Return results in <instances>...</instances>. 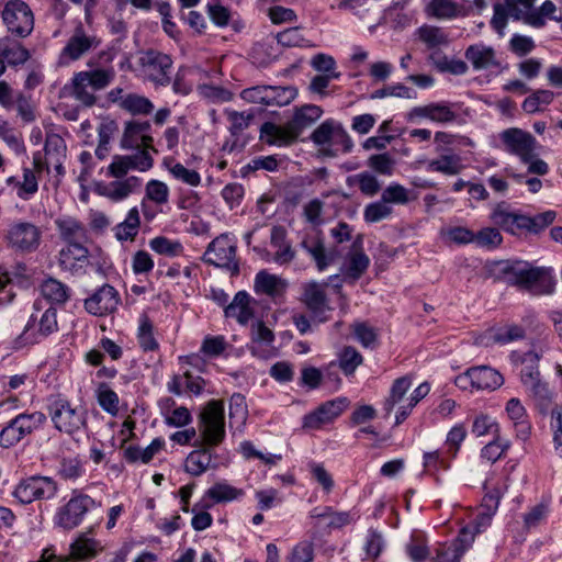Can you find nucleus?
<instances>
[{
    "label": "nucleus",
    "mask_w": 562,
    "mask_h": 562,
    "mask_svg": "<svg viewBox=\"0 0 562 562\" xmlns=\"http://www.w3.org/2000/svg\"><path fill=\"white\" fill-rule=\"evenodd\" d=\"M113 67L94 68L75 72L70 81L61 89L64 97H69L78 101L85 108L93 106L98 98L97 91L104 90L115 79Z\"/></svg>",
    "instance_id": "f257e3e1"
},
{
    "label": "nucleus",
    "mask_w": 562,
    "mask_h": 562,
    "mask_svg": "<svg viewBox=\"0 0 562 562\" xmlns=\"http://www.w3.org/2000/svg\"><path fill=\"white\" fill-rule=\"evenodd\" d=\"M323 114L318 105L307 104L297 109L289 122L278 125L266 122L260 128L261 139L270 145H288L294 142L305 130L315 123Z\"/></svg>",
    "instance_id": "f03ea898"
},
{
    "label": "nucleus",
    "mask_w": 562,
    "mask_h": 562,
    "mask_svg": "<svg viewBox=\"0 0 562 562\" xmlns=\"http://www.w3.org/2000/svg\"><path fill=\"white\" fill-rule=\"evenodd\" d=\"M48 416L54 428L69 436L83 430L87 426V412L75 406L65 397L55 396L47 405Z\"/></svg>",
    "instance_id": "7ed1b4c3"
},
{
    "label": "nucleus",
    "mask_w": 562,
    "mask_h": 562,
    "mask_svg": "<svg viewBox=\"0 0 562 562\" xmlns=\"http://www.w3.org/2000/svg\"><path fill=\"white\" fill-rule=\"evenodd\" d=\"M46 420V415L38 411L15 415L0 431V447L9 449L16 446L24 438L40 430Z\"/></svg>",
    "instance_id": "20e7f679"
},
{
    "label": "nucleus",
    "mask_w": 562,
    "mask_h": 562,
    "mask_svg": "<svg viewBox=\"0 0 562 562\" xmlns=\"http://www.w3.org/2000/svg\"><path fill=\"white\" fill-rule=\"evenodd\" d=\"M199 431L202 441L207 447H216L226 436L225 408L223 401H209L199 415Z\"/></svg>",
    "instance_id": "39448f33"
},
{
    "label": "nucleus",
    "mask_w": 562,
    "mask_h": 562,
    "mask_svg": "<svg viewBox=\"0 0 562 562\" xmlns=\"http://www.w3.org/2000/svg\"><path fill=\"white\" fill-rule=\"evenodd\" d=\"M1 20L9 35L13 38L29 37L35 24L31 7L23 0H9L1 10Z\"/></svg>",
    "instance_id": "423d86ee"
},
{
    "label": "nucleus",
    "mask_w": 562,
    "mask_h": 562,
    "mask_svg": "<svg viewBox=\"0 0 562 562\" xmlns=\"http://www.w3.org/2000/svg\"><path fill=\"white\" fill-rule=\"evenodd\" d=\"M58 330L57 311L48 307L40 318L32 314L24 330L13 341V349H22L35 345Z\"/></svg>",
    "instance_id": "0eeeda50"
},
{
    "label": "nucleus",
    "mask_w": 562,
    "mask_h": 562,
    "mask_svg": "<svg viewBox=\"0 0 562 562\" xmlns=\"http://www.w3.org/2000/svg\"><path fill=\"white\" fill-rule=\"evenodd\" d=\"M3 239L14 252L31 254L41 245L42 231L31 222L19 220L8 226Z\"/></svg>",
    "instance_id": "6e6552de"
},
{
    "label": "nucleus",
    "mask_w": 562,
    "mask_h": 562,
    "mask_svg": "<svg viewBox=\"0 0 562 562\" xmlns=\"http://www.w3.org/2000/svg\"><path fill=\"white\" fill-rule=\"evenodd\" d=\"M236 239L232 234H222L214 238L204 252V262L224 268L234 274L239 272L238 261L236 259Z\"/></svg>",
    "instance_id": "1a4fd4ad"
},
{
    "label": "nucleus",
    "mask_w": 562,
    "mask_h": 562,
    "mask_svg": "<svg viewBox=\"0 0 562 562\" xmlns=\"http://www.w3.org/2000/svg\"><path fill=\"white\" fill-rule=\"evenodd\" d=\"M144 77L155 86L166 87L171 82L172 58L162 52L147 49L138 58Z\"/></svg>",
    "instance_id": "9d476101"
},
{
    "label": "nucleus",
    "mask_w": 562,
    "mask_h": 562,
    "mask_svg": "<svg viewBox=\"0 0 562 562\" xmlns=\"http://www.w3.org/2000/svg\"><path fill=\"white\" fill-rule=\"evenodd\" d=\"M58 491V485L49 476L34 475L21 480L12 495L21 504H31L34 501L52 499Z\"/></svg>",
    "instance_id": "9b49d317"
},
{
    "label": "nucleus",
    "mask_w": 562,
    "mask_h": 562,
    "mask_svg": "<svg viewBox=\"0 0 562 562\" xmlns=\"http://www.w3.org/2000/svg\"><path fill=\"white\" fill-rule=\"evenodd\" d=\"M498 137L503 150L518 157L520 161H529L537 156L538 142L531 133L525 130L509 127L502 131Z\"/></svg>",
    "instance_id": "f8f14e48"
},
{
    "label": "nucleus",
    "mask_w": 562,
    "mask_h": 562,
    "mask_svg": "<svg viewBox=\"0 0 562 562\" xmlns=\"http://www.w3.org/2000/svg\"><path fill=\"white\" fill-rule=\"evenodd\" d=\"M502 272L505 274L507 283L526 290H531L536 285L542 284L548 278L547 269L533 267L529 262L521 260L505 262Z\"/></svg>",
    "instance_id": "ddd939ff"
},
{
    "label": "nucleus",
    "mask_w": 562,
    "mask_h": 562,
    "mask_svg": "<svg viewBox=\"0 0 562 562\" xmlns=\"http://www.w3.org/2000/svg\"><path fill=\"white\" fill-rule=\"evenodd\" d=\"M99 44L100 40L94 35L87 34L82 24H79L60 50L58 65L68 66L70 63L81 59L88 52L97 48Z\"/></svg>",
    "instance_id": "4468645a"
},
{
    "label": "nucleus",
    "mask_w": 562,
    "mask_h": 562,
    "mask_svg": "<svg viewBox=\"0 0 562 562\" xmlns=\"http://www.w3.org/2000/svg\"><path fill=\"white\" fill-rule=\"evenodd\" d=\"M153 142L151 124L149 121L130 120L125 122L120 140L122 149H147L149 153H157L158 150L153 146Z\"/></svg>",
    "instance_id": "2eb2a0df"
},
{
    "label": "nucleus",
    "mask_w": 562,
    "mask_h": 562,
    "mask_svg": "<svg viewBox=\"0 0 562 562\" xmlns=\"http://www.w3.org/2000/svg\"><path fill=\"white\" fill-rule=\"evenodd\" d=\"M154 167V158L147 149L136 150L132 155H115L108 166L106 175L112 178H125L128 171L145 172Z\"/></svg>",
    "instance_id": "dca6fc26"
},
{
    "label": "nucleus",
    "mask_w": 562,
    "mask_h": 562,
    "mask_svg": "<svg viewBox=\"0 0 562 562\" xmlns=\"http://www.w3.org/2000/svg\"><path fill=\"white\" fill-rule=\"evenodd\" d=\"M94 506V499L88 495L72 496L57 512L55 524L67 530L74 529L81 524L83 516Z\"/></svg>",
    "instance_id": "f3484780"
},
{
    "label": "nucleus",
    "mask_w": 562,
    "mask_h": 562,
    "mask_svg": "<svg viewBox=\"0 0 562 562\" xmlns=\"http://www.w3.org/2000/svg\"><path fill=\"white\" fill-rule=\"evenodd\" d=\"M464 57L474 71L496 70L503 71V61L494 47L479 42L467 47Z\"/></svg>",
    "instance_id": "a211bd4d"
},
{
    "label": "nucleus",
    "mask_w": 562,
    "mask_h": 562,
    "mask_svg": "<svg viewBox=\"0 0 562 562\" xmlns=\"http://www.w3.org/2000/svg\"><path fill=\"white\" fill-rule=\"evenodd\" d=\"M424 119L438 124H448L456 121L457 113L452 106L446 102H431L425 105H417L406 113V120L408 122L414 123Z\"/></svg>",
    "instance_id": "6ab92c4d"
},
{
    "label": "nucleus",
    "mask_w": 562,
    "mask_h": 562,
    "mask_svg": "<svg viewBox=\"0 0 562 562\" xmlns=\"http://www.w3.org/2000/svg\"><path fill=\"white\" fill-rule=\"evenodd\" d=\"M347 406L348 400L346 397L327 401L315 411L304 416L303 427L307 429H319L336 419Z\"/></svg>",
    "instance_id": "aec40b11"
},
{
    "label": "nucleus",
    "mask_w": 562,
    "mask_h": 562,
    "mask_svg": "<svg viewBox=\"0 0 562 562\" xmlns=\"http://www.w3.org/2000/svg\"><path fill=\"white\" fill-rule=\"evenodd\" d=\"M121 302L119 292L110 284H103L85 300L86 311L95 316L113 313Z\"/></svg>",
    "instance_id": "412c9836"
},
{
    "label": "nucleus",
    "mask_w": 562,
    "mask_h": 562,
    "mask_svg": "<svg viewBox=\"0 0 562 562\" xmlns=\"http://www.w3.org/2000/svg\"><path fill=\"white\" fill-rule=\"evenodd\" d=\"M288 285L289 283L285 279L270 273L265 269L257 272L254 280L255 293L257 295H266L274 303H279L283 300Z\"/></svg>",
    "instance_id": "4be33fe9"
},
{
    "label": "nucleus",
    "mask_w": 562,
    "mask_h": 562,
    "mask_svg": "<svg viewBox=\"0 0 562 562\" xmlns=\"http://www.w3.org/2000/svg\"><path fill=\"white\" fill-rule=\"evenodd\" d=\"M89 263V250L85 243L66 245L59 251L60 267L72 274L80 276L86 273V267Z\"/></svg>",
    "instance_id": "5701e85b"
},
{
    "label": "nucleus",
    "mask_w": 562,
    "mask_h": 562,
    "mask_svg": "<svg viewBox=\"0 0 562 562\" xmlns=\"http://www.w3.org/2000/svg\"><path fill=\"white\" fill-rule=\"evenodd\" d=\"M472 541L473 535L468 528H463L456 540L436 548V555L432 557L431 562H460Z\"/></svg>",
    "instance_id": "b1692460"
},
{
    "label": "nucleus",
    "mask_w": 562,
    "mask_h": 562,
    "mask_svg": "<svg viewBox=\"0 0 562 562\" xmlns=\"http://www.w3.org/2000/svg\"><path fill=\"white\" fill-rule=\"evenodd\" d=\"M325 286L326 284L311 281L304 285L303 291V302L319 322H326L327 316L325 314L331 310L327 301Z\"/></svg>",
    "instance_id": "393cba45"
},
{
    "label": "nucleus",
    "mask_w": 562,
    "mask_h": 562,
    "mask_svg": "<svg viewBox=\"0 0 562 562\" xmlns=\"http://www.w3.org/2000/svg\"><path fill=\"white\" fill-rule=\"evenodd\" d=\"M505 412L513 424L517 439L521 441L528 440L531 435L532 425L520 400L517 397L508 400L505 405Z\"/></svg>",
    "instance_id": "a878e982"
},
{
    "label": "nucleus",
    "mask_w": 562,
    "mask_h": 562,
    "mask_svg": "<svg viewBox=\"0 0 562 562\" xmlns=\"http://www.w3.org/2000/svg\"><path fill=\"white\" fill-rule=\"evenodd\" d=\"M140 186V178L136 176L123 177L101 186L99 188V194L112 202H122L139 190Z\"/></svg>",
    "instance_id": "bb28decb"
},
{
    "label": "nucleus",
    "mask_w": 562,
    "mask_h": 562,
    "mask_svg": "<svg viewBox=\"0 0 562 562\" xmlns=\"http://www.w3.org/2000/svg\"><path fill=\"white\" fill-rule=\"evenodd\" d=\"M491 220L503 231L519 235L525 232L526 215L512 212L505 203L498 204L491 214Z\"/></svg>",
    "instance_id": "cd10ccee"
},
{
    "label": "nucleus",
    "mask_w": 562,
    "mask_h": 562,
    "mask_svg": "<svg viewBox=\"0 0 562 562\" xmlns=\"http://www.w3.org/2000/svg\"><path fill=\"white\" fill-rule=\"evenodd\" d=\"M22 171V177L11 176L7 178L5 183L19 199L29 201L38 191V181L32 168L24 167Z\"/></svg>",
    "instance_id": "c85d7f7f"
},
{
    "label": "nucleus",
    "mask_w": 562,
    "mask_h": 562,
    "mask_svg": "<svg viewBox=\"0 0 562 562\" xmlns=\"http://www.w3.org/2000/svg\"><path fill=\"white\" fill-rule=\"evenodd\" d=\"M302 248L312 257L318 271L326 270L334 263L338 256L336 248L326 249L323 240L318 237L305 238L301 243Z\"/></svg>",
    "instance_id": "c756f323"
},
{
    "label": "nucleus",
    "mask_w": 562,
    "mask_h": 562,
    "mask_svg": "<svg viewBox=\"0 0 562 562\" xmlns=\"http://www.w3.org/2000/svg\"><path fill=\"white\" fill-rule=\"evenodd\" d=\"M369 266L370 258L361 248H358V243L355 241L347 256L346 265L341 268V272L345 280L355 283L368 270Z\"/></svg>",
    "instance_id": "7c9ffc66"
},
{
    "label": "nucleus",
    "mask_w": 562,
    "mask_h": 562,
    "mask_svg": "<svg viewBox=\"0 0 562 562\" xmlns=\"http://www.w3.org/2000/svg\"><path fill=\"white\" fill-rule=\"evenodd\" d=\"M18 38L4 36L0 38V55L9 67L23 66L30 58V50Z\"/></svg>",
    "instance_id": "2f4dec72"
},
{
    "label": "nucleus",
    "mask_w": 562,
    "mask_h": 562,
    "mask_svg": "<svg viewBox=\"0 0 562 562\" xmlns=\"http://www.w3.org/2000/svg\"><path fill=\"white\" fill-rule=\"evenodd\" d=\"M544 352V348L542 345L537 346L532 345V350L519 355L517 351L512 353V358L514 361H520L524 368L520 372L521 382H532V379L540 376V371L538 368V362L541 359Z\"/></svg>",
    "instance_id": "473e14b6"
},
{
    "label": "nucleus",
    "mask_w": 562,
    "mask_h": 562,
    "mask_svg": "<svg viewBox=\"0 0 562 562\" xmlns=\"http://www.w3.org/2000/svg\"><path fill=\"white\" fill-rule=\"evenodd\" d=\"M274 341L273 331L262 322L251 325L249 350L258 357H267Z\"/></svg>",
    "instance_id": "72a5a7b5"
},
{
    "label": "nucleus",
    "mask_w": 562,
    "mask_h": 562,
    "mask_svg": "<svg viewBox=\"0 0 562 562\" xmlns=\"http://www.w3.org/2000/svg\"><path fill=\"white\" fill-rule=\"evenodd\" d=\"M251 301V296L246 291H238L233 301L225 306V316L235 318L240 325H246L254 317Z\"/></svg>",
    "instance_id": "f704fd0d"
},
{
    "label": "nucleus",
    "mask_w": 562,
    "mask_h": 562,
    "mask_svg": "<svg viewBox=\"0 0 562 562\" xmlns=\"http://www.w3.org/2000/svg\"><path fill=\"white\" fill-rule=\"evenodd\" d=\"M44 149L45 156L56 172L60 176L64 175V161L67 153V146L64 138L56 133L47 134Z\"/></svg>",
    "instance_id": "c9c22d12"
},
{
    "label": "nucleus",
    "mask_w": 562,
    "mask_h": 562,
    "mask_svg": "<svg viewBox=\"0 0 562 562\" xmlns=\"http://www.w3.org/2000/svg\"><path fill=\"white\" fill-rule=\"evenodd\" d=\"M470 376L476 391L496 390L504 383L502 374L487 366L470 368Z\"/></svg>",
    "instance_id": "e433bc0d"
},
{
    "label": "nucleus",
    "mask_w": 562,
    "mask_h": 562,
    "mask_svg": "<svg viewBox=\"0 0 562 562\" xmlns=\"http://www.w3.org/2000/svg\"><path fill=\"white\" fill-rule=\"evenodd\" d=\"M56 227L66 245L86 243L88 240V232L85 225L76 218H58L56 221Z\"/></svg>",
    "instance_id": "4c0bfd02"
},
{
    "label": "nucleus",
    "mask_w": 562,
    "mask_h": 562,
    "mask_svg": "<svg viewBox=\"0 0 562 562\" xmlns=\"http://www.w3.org/2000/svg\"><path fill=\"white\" fill-rule=\"evenodd\" d=\"M213 456L209 448L203 447L191 451L184 461V471L192 476H200L209 469H215L212 463Z\"/></svg>",
    "instance_id": "58836bf2"
},
{
    "label": "nucleus",
    "mask_w": 562,
    "mask_h": 562,
    "mask_svg": "<svg viewBox=\"0 0 562 562\" xmlns=\"http://www.w3.org/2000/svg\"><path fill=\"white\" fill-rule=\"evenodd\" d=\"M270 244L276 248L273 260L278 265L290 263L294 257L295 251L292 246L286 241V232L281 226H273L270 234Z\"/></svg>",
    "instance_id": "ea45409f"
},
{
    "label": "nucleus",
    "mask_w": 562,
    "mask_h": 562,
    "mask_svg": "<svg viewBox=\"0 0 562 562\" xmlns=\"http://www.w3.org/2000/svg\"><path fill=\"white\" fill-rule=\"evenodd\" d=\"M140 216L137 206L132 207L123 222L113 227V233L117 241H134L139 233Z\"/></svg>",
    "instance_id": "a19ab883"
},
{
    "label": "nucleus",
    "mask_w": 562,
    "mask_h": 562,
    "mask_svg": "<svg viewBox=\"0 0 562 562\" xmlns=\"http://www.w3.org/2000/svg\"><path fill=\"white\" fill-rule=\"evenodd\" d=\"M526 387L529 395L536 402V406L541 414H548L549 407L552 403V393L548 384L543 382L540 376L532 379V382H521Z\"/></svg>",
    "instance_id": "79ce46f5"
},
{
    "label": "nucleus",
    "mask_w": 562,
    "mask_h": 562,
    "mask_svg": "<svg viewBox=\"0 0 562 562\" xmlns=\"http://www.w3.org/2000/svg\"><path fill=\"white\" fill-rule=\"evenodd\" d=\"M463 168L462 159L453 153H441V155L432 159L427 165V170L431 172H440L447 176H456Z\"/></svg>",
    "instance_id": "37998d69"
},
{
    "label": "nucleus",
    "mask_w": 562,
    "mask_h": 562,
    "mask_svg": "<svg viewBox=\"0 0 562 562\" xmlns=\"http://www.w3.org/2000/svg\"><path fill=\"white\" fill-rule=\"evenodd\" d=\"M245 495L244 490L237 488L226 481H220L214 483L206 492L205 496L212 499L214 503H229L239 499Z\"/></svg>",
    "instance_id": "c03bdc74"
},
{
    "label": "nucleus",
    "mask_w": 562,
    "mask_h": 562,
    "mask_svg": "<svg viewBox=\"0 0 562 562\" xmlns=\"http://www.w3.org/2000/svg\"><path fill=\"white\" fill-rule=\"evenodd\" d=\"M228 417L229 427L241 431L248 417V407L245 396L240 393H234L231 396L228 405Z\"/></svg>",
    "instance_id": "a18cd8bd"
},
{
    "label": "nucleus",
    "mask_w": 562,
    "mask_h": 562,
    "mask_svg": "<svg viewBox=\"0 0 562 562\" xmlns=\"http://www.w3.org/2000/svg\"><path fill=\"white\" fill-rule=\"evenodd\" d=\"M103 550L99 541L80 536L70 546V557L74 560H90Z\"/></svg>",
    "instance_id": "49530a36"
},
{
    "label": "nucleus",
    "mask_w": 562,
    "mask_h": 562,
    "mask_svg": "<svg viewBox=\"0 0 562 562\" xmlns=\"http://www.w3.org/2000/svg\"><path fill=\"white\" fill-rule=\"evenodd\" d=\"M164 166L176 180L190 187H198L201 183V176L196 170L187 168L173 158H165Z\"/></svg>",
    "instance_id": "de8ad7c7"
},
{
    "label": "nucleus",
    "mask_w": 562,
    "mask_h": 562,
    "mask_svg": "<svg viewBox=\"0 0 562 562\" xmlns=\"http://www.w3.org/2000/svg\"><path fill=\"white\" fill-rule=\"evenodd\" d=\"M411 386L412 380L408 376H401L393 382L390 394L383 403V409L385 411L386 416L391 414L395 405H401L406 402L404 396Z\"/></svg>",
    "instance_id": "09e8293b"
},
{
    "label": "nucleus",
    "mask_w": 562,
    "mask_h": 562,
    "mask_svg": "<svg viewBox=\"0 0 562 562\" xmlns=\"http://www.w3.org/2000/svg\"><path fill=\"white\" fill-rule=\"evenodd\" d=\"M362 362V355L352 346L344 347L337 355V366L346 376L353 375Z\"/></svg>",
    "instance_id": "8fccbe9b"
},
{
    "label": "nucleus",
    "mask_w": 562,
    "mask_h": 562,
    "mask_svg": "<svg viewBox=\"0 0 562 562\" xmlns=\"http://www.w3.org/2000/svg\"><path fill=\"white\" fill-rule=\"evenodd\" d=\"M42 295L54 304H65L70 296V289L60 281L49 278L41 285Z\"/></svg>",
    "instance_id": "3c124183"
},
{
    "label": "nucleus",
    "mask_w": 562,
    "mask_h": 562,
    "mask_svg": "<svg viewBox=\"0 0 562 562\" xmlns=\"http://www.w3.org/2000/svg\"><path fill=\"white\" fill-rule=\"evenodd\" d=\"M121 109L132 115H148L154 111L155 106L154 103L144 95L126 93L121 101Z\"/></svg>",
    "instance_id": "603ef678"
},
{
    "label": "nucleus",
    "mask_w": 562,
    "mask_h": 562,
    "mask_svg": "<svg viewBox=\"0 0 562 562\" xmlns=\"http://www.w3.org/2000/svg\"><path fill=\"white\" fill-rule=\"evenodd\" d=\"M297 94L294 87L267 86L266 106H284Z\"/></svg>",
    "instance_id": "864d4df0"
},
{
    "label": "nucleus",
    "mask_w": 562,
    "mask_h": 562,
    "mask_svg": "<svg viewBox=\"0 0 562 562\" xmlns=\"http://www.w3.org/2000/svg\"><path fill=\"white\" fill-rule=\"evenodd\" d=\"M554 99V93L550 90L538 89L527 97L521 109L528 113L533 114L543 111Z\"/></svg>",
    "instance_id": "5fc2aeb1"
},
{
    "label": "nucleus",
    "mask_w": 562,
    "mask_h": 562,
    "mask_svg": "<svg viewBox=\"0 0 562 562\" xmlns=\"http://www.w3.org/2000/svg\"><path fill=\"white\" fill-rule=\"evenodd\" d=\"M526 330L517 324H505L492 330V339L498 345H507L524 339Z\"/></svg>",
    "instance_id": "6e6d98bb"
},
{
    "label": "nucleus",
    "mask_w": 562,
    "mask_h": 562,
    "mask_svg": "<svg viewBox=\"0 0 562 562\" xmlns=\"http://www.w3.org/2000/svg\"><path fill=\"white\" fill-rule=\"evenodd\" d=\"M348 184H357L362 194L374 196L381 190L378 178L369 171H363L347 179Z\"/></svg>",
    "instance_id": "4d7b16f0"
},
{
    "label": "nucleus",
    "mask_w": 562,
    "mask_h": 562,
    "mask_svg": "<svg viewBox=\"0 0 562 562\" xmlns=\"http://www.w3.org/2000/svg\"><path fill=\"white\" fill-rule=\"evenodd\" d=\"M137 340L144 351H155L159 348V344L154 335V326L145 315L139 318Z\"/></svg>",
    "instance_id": "13d9d810"
},
{
    "label": "nucleus",
    "mask_w": 562,
    "mask_h": 562,
    "mask_svg": "<svg viewBox=\"0 0 562 562\" xmlns=\"http://www.w3.org/2000/svg\"><path fill=\"white\" fill-rule=\"evenodd\" d=\"M149 247L155 252L167 257H177L183 251V246L179 240L169 239L165 236L150 239Z\"/></svg>",
    "instance_id": "bf43d9fd"
},
{
    "label": "nucleus",
    "mask_w": 562,
    "mask_h": 562,
    "mask_svg": "<svg viewBox=\"0 0 562 562\" xmlns=\"http://www.w3.org/2000/svg\"><path fill=\"white\" fill-rule=\"evenodd\" d=\"M392 214L393 207L380 199L366 205L363 220L369 224H373L391 217Z\"/></svg>",
    "instance_id": "052dcab7"
},
{
    "label": "nucleus",
    "mask_w": 562,
    "mask_h": 562,
    "mask_svg": "<svg viewBox=\"0 0 562 562\" xmlns=\"http://www.w3.org/2000/svg\"><path fill=\"white\" fill-rule=\"evenodd\" d=\"M380 199L387 205H405L409 201V190L400 183H391L382 191Z\"/></svg>",
    "instance_id": "680f3d73"
},
{
    "label": "nucleus",
    "mask_w": 562,
    "mask_h": 562,
    "mask_svg": "<svg viewBox=\"0 0 562 562\" xmlns=\"http://www.w3.org/2000/svg\"><path fill=\"white\" fill-rule=\"evenodd\" d=\"M0 138L9 146L15 155L25 153V146L20 134H18L7 121H0Z\"/></svg>",
    "instance_id": "e2e57ef3"
},
{
    "label": "nucleus",
    "mask_w": 562,
    "mask_h": 562,
    "mask_svg": "<svg viewBox=\"0 0 562 562\" xmlns=\"http://www.w3.org/2000/svg\"><path fill=\"white\" fill-rule=\"evenodd\" d=\"M98 403L103 411L111 415H116L119 412V396L106 384L102 383L97 390Z\"/></svg>",
    "instance_id": "0e129e2a"
},
{
    "label": "nucleus",
    "mask_w": 562,
    "mask_h": 562,
    "mask_svg": "<svg viewBox=\"0 0 562 562\" xmlns=\"http://www.w3.org/2000/svg\"><path fill=\"white\" fill-rule=\"evenodd\" d=\"M418 35L428 48H436L448 43L447 35L436 26L424 25L419 27Z\"/></svg>",
    "instance_id": "69168bd1"
},
{
    "label": "nucleus",
    "mask_w": 562,
    "mask_h": 562,
    "mask_svg": "<svg viewBox=\"0 0 562 562\" xmlns=\"http://www.w3.org/2000/svg\"><path fill=\"white\" fill-rule=\"evenodd\" d=\"M472 432L476 437H482L488 434H493L495 437L499 435V425L493 417L486 414H480L473 420Z\"/></svg>",
    "instance_id": "338daca9"
},
{
    "label": "nucleus",
    "mask_w": 562,
    "mask_h": 562,
    "mask_svg": "<svg viewBox=\"0 0 562 562\" xmlns=\"http://www.w3.org/2000/svg\"><path fill=\"white\" fill-rule=\"evenodd\" d=\"M145 195L151 202L161 205L168 202L169 188L165 182L151 179L146 184Z\"/></svg>",
    "instance_id": "774afa93"
}]
</instances>
